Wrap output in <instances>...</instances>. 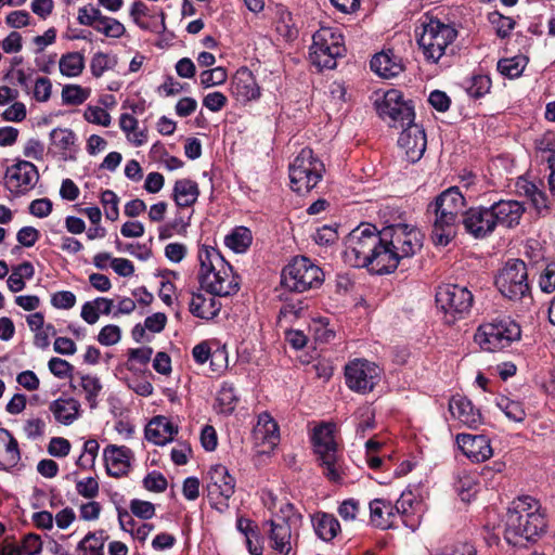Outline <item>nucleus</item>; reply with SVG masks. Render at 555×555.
<instances>
[{
    "mask_svg": "<svg viewBox=\"0 0 555 555\" xmlns=\"http://www.w3.org/2000/svg\"><path fill=\"white\" fill-rule=\"evenodd\" d=\"M378 116L388 120L392 127H401L398 144L404 150L409 163L418 162L427 146L424 129L414 122L415 112L412 101H404L398 89L386 91L380 100L375 101Z\"/></svg>",
    "mask_w": 555,
    "mask_h": 555,
    "instance_id": "f257e3e1",
    "label": "nucleus"
},
{
    "mask_svg": "<svg viewBox=\"0 0 555 555\" xmlns=\"http://www.w3.org/2000/svg\"><path fill=\"white\" fill-rule=\"evenodd\" d=\"M382 242V230L372 223H361L346 236L343 253L345 262L354 268H366L379 275L387 274L383 263H389L392 254L385 249Z\"/></svg>",
    "mask_w": 555,
    "mask_h": 555,
    "instance_id": "f03ea898",
    "label": "nucleus"
},
{
    "mask_svg": "<svg viewBox=\"0 0 555 555\" xmlns=\"http://www.w3.org/2000/svg\"><path fill=\"white\" fill-rule=\"evenodd\" d=\"M335 430L336 425L333 423L319 424L313 428L311 444L323 476L330 482L341 483L343 456L335 440Z\"/></svg>",
    "mask_w": 555,
    "mask_h": 555,
    "instance_id": "7ed1b4c3",
    "label": "nucleus"
},
{
    "mask_svg": "<svg viewBox=\"0 0 555 555\" xmlns=\"http://www.w3.org/2000/svg\"><path fill=\"white\" fill-rule=\"evenodd\" d=\"M382 236L383 246L392 254V261L383 263L387 274L392 273L402 260L412 258L423 247L422 234L414 227L405 223L385 227L382 230Z\"/></svg>",
    "mask_w": 555,
    "mask_h": 555,
    "instance_id": "20e7f679",
    "label": "nucleus"
},
{
    "mask_svg": "<svg viewBox=\"0 0 555 555\" xmlns=\"http://www.w3.org/2000/svg\"><path fill=\"white\" fill-rule=\"evenodd\" d=\"M309 50L310 62L319 72L334 69L337 59L346 54L344 35L338 28L321 27L313 34Z\"/></svg>",
    "mask_w": 555,
    "mask_h": 555,
    "instance_id": "39448f33",
    "label": "nucleus"
},
{
    "mask_svg": "<svg viewBox=\"0 0 555 555\" xmlns=\"http://www.w3.org/2000/svg\"><path fill=\"white\" fill-rule=\"evenodd\" d=\"M546 527L547 522L543 513L507 511L504 539L509 545L526 546L528 542L535 541Z\"/></svg>",
    "mask_w": 555,
    "mask_h": 555,
    "instance_id": "423d86ee",
    "label": "nucleus"
},
{
    "mask_svg": "<svg viewBox=\"0 0 555 555\" xmlns=\"http://www.w3.org/2000/svg\"><path fill=\"white\" fill-rule=\"evenodd\" d=\"M324 281L323 270L308 257L293 258L281 272L280 286L289 293H304L319 288Z\"/></svg>",
    "mask_w": 555,
    "mask_h": 555,
    "instance_id": "0eeeda50",
    "label": "nucleus"
},
{
    "mask_svg": "<svg viewBox=\"0 0 555 555\" xmlns=\"http://www.w3.org/2000/svg\"><path fill=\"white\" fill-rule=\"evenodd\" d=\"M435 300L437 308L443 313V323L453 325L469 315L474 295L467 286L448 283L438 286Z\"/></svg>",
    "mask_w": 555,
    "mask_h": 555,
    "instance_id": "6e6552de",
    "label": "nucleus"
},
{
    "mask_svg": "<svg viewBox=\"0 0 555 555\" xmlns=\"http://www.w3.org/2000/svg\"><path fill=\"white\" fill-rule=\"evenodd\" d=\"M520 337V325L511 317L503 315L479 325L475 334V341L482 350L495 352L509 347Z\"/></svg>",
    "mask_w": 555,
    "mask_h": 555,
    "instance_id": "1a4fd4ad",
    "label": "nucleus"
},
{
    "mask_svg": "<svg viewBox=\"0 0 555 555\" xmlns=\"http://www.w3.org/2000/svg\"><path fill=\"white\" fill-rule=\"evenodd\" d=\"M291 188L299 195L311 192L322 180L325 167L310 147L302 149L289 164Z\"/></svg>",
    "mask_w": 555,
    "mask_h": 555,
    "instance_id": "9d476101",
    "label": "nucleus"
},
{
    "mask_svg": "<svg viewBox=\"0 0 555 555\" xmlns=\"http://www.w3.org/2000/svg\"><path fill=\"white\" fill-rule=\"evenodd\" d=\"M456 37L457 30L452 25L431 17L427 23L422 24L417 43L427 62L438 63Z\"/></svg>",
    "mask_w": 555,
    "mask_h": 555,
    "instance_id": "9b49d317",
    "label": "nucleus"
},
{
    "mask_svg": "<svg viewBox=\"0 0 555 555\" xmlns=\"http://www.w3.org/2000/svg\"><path fill=\"white\" fill-rule=\"evenodd\" d=\"M501 295L512 301L531 298L527 264L521 259H508L495 276Z\"/></svg>",
    "mask_w": 555,
    "mask_h": 555,
    "instance_id": "f8f14e48",
    "label": "nucleus"
},
{
    "mask_svg": "<svg viewBox=\"0 0 555 555\" xmlns=\"http://www.w3.org/2000/svg\"><path fill=\"white\" fill-rule=\"evenodd\" d=\"M208 476V500L214 508L222 512L229 507L228 501L235 492V478L221 464L211 466Z\"/></svg>",
    "mask_w": 555,
    "mask_h": 555,
    "instance_id": "ddd939ff",
    "label": "nucleus"
},
{
    "mask_svg": "<svg viewBox=\"0 0 555 555\" xmlns=\"http://www.w3.org/2000/svg\"><path fill=\"white\" fill-rule=\"evenodd\" d=\"M380 370L365 359H354L345 367L346 385L356 392L369 393L378 384Z\"/></svg>",
    "mask_w": 555,
    "mask_h": 555,
    "instance_id": "4468645a",
    "label": "nucleus"
},
{
    "mask_svg": "<svg viewBox=\"0 0 555 555\" xmlns=\"http://www.w3.org/2000/svg\"><path fill=\"white\" fill-rule=\"evenodd\" d=\"M461 224L475 240H485L495 231L490 206H473L462 212Z\"/></svg>",
    "mask_w": 555,
    "mask_h": 555,
    "instance_id": "2eb2a0df",
    "label": "nucleus"
},
{
    "mask_svg": "<svg viewBox=\"0 0 555 555\" xmlns=\"http://www.w3.org/2000/svg\"><path fill=\"white\" fill-rule=\"evenodd\" d=\"M5 186L16 196L26 194L35 188L39 179V171L36 165L28 160H17L8 167L4 173Z\"/></svg>",
    "mask_w": 555,
    "mask_h": 555,
    "instance_id": "dca6fc26",
    "label": "nucleus"
},
{
    "mask_svg": "<svg viewBox=\"0 0 555 555\" xmlns=\"http://www.w3.org/2000/svg\"><path fill=\"white\" fill-rule=\"evenodd\" d=\"M427 217L431 222L430 238L435 246L446 247L456 237L461 218L441 211H431Z\"/></svg>",
    "mask_w": 555,
    "mask_h": 555,
    "instance_id": "f3484780",
    "label": "nucleus"
},
{
    "mask_svg": "<svg viewBox=\"0 0 555 555\" xmlns=\"http://www.w3.org/2000/svg\"><path fill=\"white\" fill-rule=\"evenodd\" d=\"M231 93L241 103H247L260 98L261 89L253 72L247 66L240 67L234 74Z\"/></svg>",
    "mask_w": 555,
    "mask_h": 555,
    "instance_id": "a211bd4d",
    "label": "nucleus"
},
{
    "mask_svg": "<svg viewBox=\"0 0 555 555\" xmlns=\"http://www.w3.org/2000/svg\"><path fill=\"white\" fill-rule=\"evenodd\" d=\"M103 459L107 475L120 478L128 475L133 452L126 446L108 444L103 450Z\"/></svg>",
    "mask_w": 555,
    "mask_h": 555,
    "instance_id": "6ab92c4d",
    "label": "nucleus"
},
{
    "mask_svg": "<svg viewBox=\"0 0 555 555\" xmlns=\"http://www.w3.org/2000/svg\"><path fill=\"white\" fill-rule=\"evenodd\" d=\"M456 442L472 462H485L492 456L490 439L485 435L459 434Z\"/></svg>",
    "mask_w": 555,
    "mask_h": 555,
    "instance_id": "aec40b11",
    "label": "nucleus"
},
{
    "mask_svg": "<svg viewBox=\"0 0 555 555\" xmlns=\"http://www.w3.org/2000/svg\"><path fill=\"white\" fill-rule=\"evenodd\" d=\"M494 227L502 225L506 229L516 228L526 209L518 201L501 199L490 205Z\"/></svg>",
    "mask_w": 555,
    "mask_h": 555,
    "instance_id": "412c9836",
    "label": "nucleus"
},
{
    "mask_svg": "<svg viewBox=\"0 0 555 555\" xmlns=\"http://www.w3.org/2000/svg\"><path fill=\"white\" fill-rule=\"evenodd\" d=\"M466 205L465 196L462 194L457 186H451L441 192L436 198L428 204L427 215H431V211L452 212L454 216L464 211L463 208Z\"/></svg>",
    "mask_w": 555,
    "mask_h": 555,
    "instance_id": "4be33fe9",
    "label": "nucleus"
},
{
    "mask_svg": "<svg viewBox=\"0 0 555 555\" xmlns=\"http://www.w3.org/2000/svg\"><path fill=\"white\" fill-rule=\"evenodd\" d=\"M370 67L372 72L385 79L397 77L404 70L402 59L391 49L374 54Z\"/></svg>",
    "mask_w": 555,
    "mask_h": 555,
    "instance_id": "5701e85b",
    "label": "nucleus"
},
{
    "mask_svg": "<svg viewBox=\"0 0 555 555\" xmlns=\"http://www.w3.org/2000/svg\"><path fill=\"white\" fill-rule=\"evenodd\" d=\"M129 14L133 23L143 30L158 35L166 30V14L164 11L160 10V21L157 22L155 15L151 14L149 7L140 0L132 3Z\"/></svg>",
    "mask_w": 555,
    "mask_h": 555,
    "instance_id": "b1692460",
    "label": "nucleus"
},
{
    "mask_svg": "<svg viewBox=\"0 0 555 555\" xmlns=\"http://www.w3.org/2000/svg\"><path fill=\"white\" fill-rule=\"evenodd\" d=\"M197 257L199 261L197 275L199 284H207V278H210L211 272L217 270L218 267H229V270L232 271V267L225 261L219 249L212 246H199Z\"/></svg>",
    "mask_w": 555,
    "mask_h": 555,
    "instance_id": "393cba45",
    "label": "nucleus"
},
{
    "mask_svg": "<svg viewBox=\"0 0 555 555\" xmlns=\"http://www.w3.org/2000/svg\"><path fill=\"white\" fill-rule=\"evenodd\" d=\"M270 529L268 538L270 546L281 555H288L292 552V528L285 519H270L266 522Z\"/></svg>",
    "mask_w": 555,
    "mask_h": 555,
    "instance_id": "a878e982",
    "label": "nucleus"
},
{
    "mask_svg": "<svg viewBox=\"0 0 555 555\" xmlns=\"http://www.w3.org/2000/svg\"><path fill=\"white\" fill-rule=\"evenodd\" d=\"M449 410L453 417L470 428H477L482 423L479 409L475 408L466 397L453 396L449 402Z\"/></svg>",
    "mask_w": 555,
    "mask_h": 555,
    "instance_id": "bb28decb",
    "label": "nucleus"
},
{
    "mask_svg": "<svg viewBox=\"0 0 555 555\" xmlns=\"http://www.w3.org/2000/svg\"><path fill=\"white\" fill-rule=\"evenodd\" d=\"M178 434V426L165 416H155L145 427V438L155 444L164 446L172 441Z\"/></svg>",
    "mask_w": 555,
    "mask_h": 555,
    "instance_id": "cd10ccee",
    "label": "nucleus"
},
{
    "mask_svg": "<svg viewBox=\"0 0 555 555\" xmlns=\"http://www.w3.org/2000/svg\"><path fill=\"white\" fill-rule=\"evenodd\" d=\"M311 524L315 535L324 542H332L341 531L338 519L323 511L311 515Z\"/></svg>",
    "mask_w": 555,
    "mask_h": 555,
    "instance_id": "c85d7f7f",
    "label": "nucleus"
},
{
    "mask_svg": "<svg viewBox=\"0 0 555 555\" xmlns=\"http://www.w3.org/2000/svg\"><path fill=\"white\" fill-rule=\"evenodd\" d=\"M370 521L374 527L380 529L392 528L396 522L392 502L387 499H374L369 504Z\"/></svg>",
    "mask_w": 555,
    "mask_h": 555,
    "instance_id": "c756f323",
    "label": "nucleus"
},
{
    "mask_svg": "<svg viewBox=\"0 0 555 555\" xmlns=\"http://www.w3.org/2000/svg\"><path fill=\"white\" fill-rule=\"evenodd\" d=\"M21 461L18 442L7 428H0V470H9Z\"/></svg>",
    "mask_w": 555,
    "mask_h": 555,
    "instance_id": "7c9ffc66",
    "label": "nucleus"
},
{
    "mask_svg": "<svg viewBox=\"0 0 555 555\" xmlns=\"http://www.w3.org/2000/svg\"><path fill=\"white\" fill-rule=\"evenodd\" d=\"M227 270L229 267H218L211 274L214 280L207 278V284H199L203 289L212 296L227 297L236 294L240 289V284L232 279L225 283L223 275H228Z\"/></svg>",
    "mask_w": 555,
    "mask_h": 555,
    "instance_id": "2f4dec72",
    "label": "nucleus"
},
{
    "mask_svg": "<svg viewBox=\"0 0 555 555\" xmlns=\"http://www.w3.org/2000/svg\"><path fill=\"white\" fill-rule=\"evenodd\" d=\"M221 309V302L211 295L209 299L201 293H192V298L189 304L190 312L203 320H212L216 318Z\"/></svg>",
    "mask_w": 555,
    "mask_h": 555,
    "instance_id": "473e14b6",
    "label": "nucleus"
},
{
    "mask_svg": "<svg viewBox=\"0 0 555 555\" xmlns=\"http://www.w3.org/2000/svg\"><path fill=\"white\" fill-rule=\"evenodd\" d=\"M199 196L198 184L188 178L179 179L175 182L172 190V199L179 208L193 206Z\"/></svg>",
    "mask_w": 555,
    "mask_h": 555,
    "instance_id": "72a5a7b5",
    "label": "nucleus"
},
{
    "mask_svg": "<svg viewBox=\"0 0 555 555\" xmlns=\"http://www.w3.org/2000/svg\"><path fill=\"white\" fill-rule=\"evenodd\" d=\"M49 409L59 423L70 425L79 416L80 403L74 398H59L50 403Z\"/></svg>",
    "mask_w": 555,
    "mask_h": 555,
    "instance_id": "f704fd0d",
    "label": "nucleus"
},
{
    "mask_svg": "<svg viewBox=\"0 0 555 555\" xmlns=\"http://www.w3.org/2000/svg\"><path fill=\"white\" fill-rule=\"evenodd\" d=\"M255 435L257 438L275 444L280 439L279 425L275 420L268 412H262L258 415L257 425L255 427Z\"/></svg>",
    "mask_w": 555,
    "mask_h": 555,
    "instance_id": "c9c22d12",
    "label": "nucleus"
},
{
    "mask_svg": "<svg viewBox=\"0 0 555 555\" xmlns=\"http://www.w3.org/2000/svg\"><path fill=\"white\" fill-rule=\"evenodd\" d=\"M414 504L420 505V502L416 501L414 494L411 491L402 492L396 503H392V507L397 517H401L402 522L412 530H415L417 527L414 519L410 521V512L414 511Z\"/></svg>",
    "mask_w": 555,
    "mask_h": 555,
    "instance_id": "e433bc0d",
    "label": "nucleus"
},
{
    "mask_svg": "<svg viewBox=\"0 0 555 555\" xmlns=\"http://www.w3.org/2000/svg\"><path fill=\"white\" fill-rule=\"evenodd\" d=\"M217 403L219 412L224 414H232L238 402L235 387L232 383L223 382L217 393Z\"/></svg>",
    "mask_w": 555,
    "mask_h": 555,
    "instance_id": "4c0bfd02",
    "label": "nucleus"
},
{
    "mask_svg": "<svg viewBox=\"0 0 555 555\" xmlns=\"http://www.w3.org/2000/svg\"><path fill=\"white\" fill-rule=\"evenodd\" d=\"M59 66L62 75L76 77L80 75L85 68V57L79 52H68L62 55Z\"/></svg>",
    "mask_w": 555,
    "mask_h": 555,
    "instance_id": "58836bf2",
    "label": "nucleus"
},
{
    "mask_svg": "<svg viewBox=\"0 0 555 555\" xmlns=\"http://www.w3.org/2000/svg\"><path fill=\"white\" fill-rule=\"evenodd\" d=\"M51 144L61 153L64 159H67V151L70 150L76 142V134L72 129L55 128L50 132Z\"/></svg>",
    "mask_w": 555,
    "mask_h": 555,
    "instance_id": "ea45409f",
    "label": "nucleus"
},
{
    "mask_svg": "<svg viewBox=\"0 0 555 555\" xmlns=\"http://www.w3.org/2000/svg\"><path fill=\"white\" fill-rule=\"evenodd\" d=\"M454 490L463 502H470L479 491V483L475 476L463 474L454 481Z\"/></svg>",
    "mask_w": 555,
    "mask_h": 555,
    "instance_id": "a19ab883",
    "label": "nucleus"
},
{
    "mask_svg": "<svg viewBox=\"0 0 555 555\" xmlns=\"http://www.w3.org/2000/svg\"><path fill=\"white\" fill-rule=\"evenodd\" d=\"M496 405L511 421L520 423L526 418L524 404L518 400H513L506 396H499L496 398Z\"/></svg>",
    "mask_w": 555,
    "mask_h": 555,
    "instance_id": "79ce46f5",
    "label": "nucleus"
},
{
    "mask_svg": "<svg viewBox=\"0 0 555 555\" xmlns=\"http://www.w3.org/2000/svg\"><path fill=\"white\" fill-rule=\"evenodd\" d=\"M527 57L522 55H517L509 59H501L498 62L496 67L501 75L509 79H514L518 78L522 74L527 65Z\"/></svg>",
    "mask_w": 555,
    "mask_h": 555,
    "instance_id": "37998d69",
    "label": "nucleus"
},
{
    "mask_svg": "<svg viewBox=\"0 0 555 555\" xmlns=\"http://www.w3.org/2000/svg\"><path fill=\"white\" fill-rule=\"evenodd\" d=\"M251 232L245 227L236 228L224 238L225 245L236 253L245 251L251 244Z\"/></svg>",
    "mask_w": 555,
    "mask_h": 555,
    "instance_id": "c03bdc74",
    "label": "nucleus"
},
{
    "mask_svg": "<svg viewBox=\"0 0 555 555\" xmlns=\"http://www.w3.org/2000/svg\"><path fill=\"white\" fill-rule=\"evenodd\" d=\"M488 21L495 29V35L500 39L508 38L516 26V22L513 17L505 16L496 10L488 14Z\"/></svg>",
    "mask_w": 555,
    "mask_h": 555,
    "instance_id": "a18cd8bd",
    "label": "nucleus"
},
{
    "mask_svg": "<svg viewBox=\"0 0 555 555\" xmlns=\"http://www.w3.org/2000/svg\"><path fill=\"white\" fill-rule=\"evenodd\" d=\"M154 350L150 346H144L141 348H130L128 349L126 369L130 372L137 373L141 372V370L137 366V364L146 366L151 361L152 354Z\"/></svg>",
    "mask_w": 555,
    "mask_h": 555,
    "instance_id": "49530a36",
    "label": "nucleus"
},
{
    "mask_svg": "<svg viewBox=\"0 0 555 555\" xmlns=\"http://www.w3.org/2000/svg\"><path fill=\"white\" fill-rule=\"evenodd\" d=\"M118 63L117 55L96 52L90 61V70L93 77L100 78L106 70L114 69Z\"/></svg>",
    "mask_w": 555,
    "mask_h": 555,
    "instance_id": "de8ad7c7",
    "label": "nucleus"
},
{
    "mask_svg": "<svg viewBox=\"0 0 555 555\" xmlns=\"http://www.w3.org/2000/svg\"><path fill=\"white\" fill-rule=\"evenodd\" d=\"M94 30L103 34L108 38L118 39L122 37L126 33V28L124 24H121L118 20L109 16H102L95 26Z\"/></svg>",
    "mask_w": 555,
    "mask_h": 555,
    "instance_id": "09e8293b",
    "label": "nucleus"
},
{
    "mask_svg": "<svg viewBox=\"0 0 555 555\" xmlns=\"http://www.w3.org/2000/svg\"><path fill=\"white\" fill-rule=\"evenodd\" d=\"M80 386L86 392V400L91 409L98 406V396L102 390V384L99 377L92 375L81 376Z\"/></svg>",
    "mask_w": 555,
    "mask_h": 555,
    "instance_id": "8fccbe9b",
    "label": "nucleus"
},
{
    "mask_svg": "<svg viewBox=\"0 0 555 555\" xmlns=\"http://www.w3.org/2000/svg\"><path fill=\"white\" fill-rule=\"evenodd\" d=\"M491 79L487 75H474L466 88L469 96L480 99L491 89Z\"/></svg>",
    "mask_w": 555,
    "mask_h": 555,
    "instance_id": "3c124183",
    "label": "nucleus"
},
{
    "mask_svg": "<svg viewBox=\"0 0 555 555\" xmlns=\"http://www.w3.org/2000/svg\"><path fill=\"white\" fill-rule=\"evenodd\" d=\"M89 96V91L78 85H67L62 90V101L66 105H80Z\"/></svg>",
    "mask_w": 555,
    "mask_h": 555,
    "instance_id": "603ef678",
    "label": "nucleus"
},
{
    "mask_svg": "<svg viewBox=\"0 0 555 555\" xmlns=\"http://www.w3.org/2000/svg\"><path fill=\"white\" fill-rule=\"evenodd\" d=\"M101 204L105 210V217L111 221H116L119 217V198L112 190H105L101 193Z\"/></svg>",
    "mask_w": 555,
    "mask_h": 555,
    "instance_id": "864d4df0",
    "label": "nucleus"
},
{
    "mask_svg": "<svg viewBox=\"0 0 555 555\" xmlns=\"http://www.w3.org/2000/svg\"><path fill=\"white\" fill-rule=\"evenodd\" d=\"M201 85L204 88L222 85L227 81L228 74L224 67L218 66L212 69L203 70L199 75Z\"/></svg>",
    "mask_w": 555,
    "mask_h": 555,
    "instance_id": "5fc2aeb1",
    "label": "nucleus"
},
{
    "mask_svg": "<svg viewBox=\"0 0 555 555\" xmlns=\"http://www.w3.org/2000/svg\"><path fill=\"white\" fill-rule=\"evenodd\" d=\"M94 534H86L77 544V555H104V546L93 539Z\"/></svg>",
    "mask_w": 555,
    "mask_h": 555,
    "instance_id": "6e6d98bb",
    "label": "nucleus"
},
{
    "mask_svg": "<svg viewBox=\"0 0 555 555\" xmlns=\"http://www.w3.org/2000/svg\"><path fill=\"white\" fill-rule=\"evenodd\" d=\"M102 16L98 8L87 4L78 10L77 20L80 25L90 26L94 29Z\"/></svg>",
    "mask_w": 555,
    "mask_h": 555,
    "instance_id": "4d7b16f0",
    "label": "nucleus"
},
{
    "mask_svg": "<svg viewBox=\"0 0 555 555\" xmlns=\"http://www.w3.org/2000/svg\"><path fill=\"white\" fill-rule=\"evenodd\" d=\"M143 486L147 491L160 493L167 489L168 482L162 473L153 470L144 477Z\"/></svg>",
    "mask_w": 555,
    "mask_h": 555,
    "instance_id": "13d9d810",
    "label": "nucleus"
},
{
    "mask_svg": "<svg viewBox=\"0 0 555 555\" xmlns=\"http://www.w3.org/2000/svg\"><path fill=\"white\" fill-rule=\"evenodd\" d=\"M100 486L95 478L87 477L76 481V491L79 495L92 500L99 495Z\"/></svg>",
    "mask_w": 555,
    "mask_h": 555,
    "instance_id": "bf43d9fd",
    "label": "nucleus"
},
{
    "mask_svg": "<svg viewBox=\"0 0 555 555\" xmlns=\"http://www.w3.org/2000/svg\"><path fill=\"white\" fill-rule=\"evenodd\" d=\"M88 122L108 127L111 125V115L100 106H88L83 114Z\"/></svg>",
    "mask_w": 555,
    "mask_h": 555,
    "instance_id": "052dcab7",
    "label": "nucleus"
},
{
    "mask_svg": "<svg viewBox=\"0 0 555 555\" xmlns=\"http://www.w3.org/2000/svg\"><path fill=\"white\" fill-rule=\"evenodd\" d=\"M539 286L543 293L555 291V261L547 262L540 274Z\"/></svg>",
    "mask_w": 555,
    "mask_h": 555,
    "instance_id": "680f3d73",
    "label": "nucleus"
},
{
    "mask_svg": "<svg viewBox=\"0 0 555 555\" xmlns=\"http://www.w3.org/2000/svg\"><path fill=\"white\" fill-rule=\"evenodd\" d=\"M121 338V330L118 325L108 324L101 328L98 341L103 346H113Z\"/></svg>",
    "mask_w": 555,
    "mask_h": 555,
    "instance_id": "e2e57ef3",
    "label": "nucleus"
},
{
    "mask_svg": "<svg viewBox=\"0 0 555 555\" xmlns=\"http://www.w3.org/2000/svg\"><path fill=\"white\" fill-rule=\"evenodd\" d=\"M337 512H338V515L345 521H353L357 519V517L360 513V503L358 500H356L353 498L344 500L339 504Z\"/></svg>",
    "mask_w": 555,
    "mask_h": 555,
    "instance_id": "0e129e2a",
    "label": "nucleus"
},
{
    "mask_svg": "<svg viewBox=\"0 0 555 555\" xmlns=\"http://www.w3.org/2000/svg\"><path fill=\"white\" fill-rule=\"evenodd\" d=\"M130 509L134 516L144 520L151 519L155 515L154 504L139 499L131 500Z\"/></svg>",
    "mask_w": 555,
    "mask_h": 555,
    "instance_id": "69168bd1",
    "label": "nucleus"
},
{
    "mask_svg": "<svg viewBox=\"0 0 555 555\" xmlns=\"http://www.w3.org/2000/svg\"><path fill=\"white\" fill-rule=\"evenodd\" d=\"M76 301V295L70 291H60L51 296V305L56 309H72Z\"/></svg>",
    "mask_w": 555,
    "mask_h": 555,
    "instance_id": "338daca9",
    "label": "nucleus"
},
{
    "mask_svg": "<svg viewBox=\"0 0 555 555\" xmlns=\"http://www.w3.org/2000/svg\"><path fill=\"white\" fill-rule=\"evenodd\" d=\"M50 372L59 378L69 377L74 371V366L64 359L51 358L48 363Z\"/></svg>",
    "mask_w": 555,
    "mask_h": 555,
    "instance_id": "774afa93",
    "label": "nucleus"
}]
</instances>
